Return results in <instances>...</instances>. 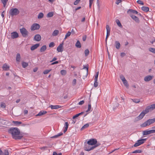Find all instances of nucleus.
<instances>
[{"instance_id": "obj_10", "label": "nucleus", "mask_w": 155, "mask_h": 155, "mask_svg": "<svg viewBox=\"0 0 155 155\" xmlns=\"http://www.w3.org/2000/svg\"><path fill=\"white\" fill-rule=\"evenodd\" d=\"M106 27L107 30V35L105 39V42L106 44H107V38L110 35V28L108 25H107Z\"/></svg>"}, {"instance_id": "obj_30", "label": "nucleus", "mask_w": 155, "mask_h": 155, "mask_svg": "<svg viewBox=\"0 0 155 155\" xmlns=\"http://www.w3.org/2000/svg\"><path fill=\"white\" fill-rule=\"evenodd\" d=\"M21 58V56L20 54L19 53H18L16 55V60L17 61L19 62L20 61Z\"/></svg>"}, {"instance_id": "obj_33", "label": "nucleus", "mask_w": 155, "mask_h": 155, "mask_svg": "<svg viewBox=\"0 0 155 155\" xmlns=\"http://www.w3.org/2000/svg\"><path fill=\"white\" fill-rule=\"evenodd\" d=\"M91 101H90L88 103V109H87V110L86 111V112H88L89 111H90L91 110Z\"/></svg>"}, {"instance_id": "obj_12", "label": "nucleus", "mask_w": 155, "mask_h": 155, "mask_svg": "<svg viewBox=\"0 0 155 155\" xmlns=\"http://www.w3.org/2000/svg\"><path fill=\"white\" fill-rule=\"evenodd\" d=\"M99 74V72L96 73V75L94 78V86L95 87H97L98 85V83L97 82L98 77Z\"/></svg>"}, {"instance_id": "obj_39", "label": "nucleus", "mask_w": 155, "mask_h": 155, "mask_svg": "<svg viewBox=\"0 0 155 155\" xmlns=\"http://www.w3.org/2000/svg\"><path fill=\"white\" fill-rule=\"evenodd\" d=\"M44 16V14L42 12H40L39 13L38 17V19H41Z\"/></svg>"}, {"instance_id": "obj_41", "label": "nucleus", "mask_w": 155, "mask_h": 155, "mask_svg": "<svg viewBox=\"0 0 155 155\" xmlns=\"http://www.w3.org/2000/svg\"><path fill=\"white\" fill-rule=\"evenodd\" d=\"M86 69L87 71V75H88V65H86L85 66H83V69Z\"/></svg>"}, {"instance_id": "obj_59", "label": "nucleus", "mask_w": 155, "mask_h": 155, "mask_svg": "<svg viewBox=\"0 0 155 155\" xmlns=\"http://www.w3.org/2000/svg\"><path fill=\"white\" fill-rule=\"evenodd\" d=\"M76 80L75 79H74L72 82V84L74 85H76Z\"/></svg>"}, {"instance_id": "obj_45", "label": "nucleus", "mask_w": 155, "mask_h": 155, "mask_svg": "<svg viewBox=\"0 0 155 155\" xmlns=\"http://www.w3.org/2000/svg\"><path fill=\"white\" fill-rule=\"evenodd\" d=\"M149 50L150 51L152 52V53L155 54V48H149Z\"/></svg>"}, {"instance_id": "obj_63", "label": "nucleus", "mask_w": 155, "mask_h": 155, "mask_svg": "<svg viewBox=\"0 0 155 155\" xmlns=\"http://www.w3.org/2000/svg\"><path fill=\"white\" fill-rule=\"evenodd\" d=\"M126 55V54L124 52H122L120 53V56L123 57Z\"/></svg>"}, {"instance_id": "obj_62", "label": "nucleus", "mask_w": 155, "mask_h": 155, "mask_svg": "<svg viewBox=\"0 0 155 155\" xmlns=\"http://www.w3.org/2000/svg\"><path fill=\"white\" fill-rule=\"evenodd\" d=\"M87 38V36L86 35H84L83 36L82 40L83 41H86Z\"/></svg>"}, {"instance_id": "obj_55", "label": "nucleus", "mask_w": 155, "mask_h": 155, "mask_svg": "<svg viewBox=\"0 0 155 155\" xmlns=\"http://www.w3.org/2000/svg\"><path fill=\"white\" fill-rule=\"evenodd\" d=\"M48 148V146H45L40 148V149L42 150H46Z\"/></svg>"}, {"instance_id": "obj_7", "label": "nucleus", "mask_w": 155, "mask_h": 155, "mask_svg": "<svg viewBox=\"0 0 155 155\" xmlns=\"http://www.w3.org/2000/svg\"><path fill=\"white\" fill-rule=\"evenodd\" d=\"M20 31L23 37H26L28 35V32L25 28L20 29Z\"/></svg>"}, {"instance_id": "obj_23", "label": "nucleus", "mask_w": 155, "mask_h": 155, "mask_svg": "<svg viewBox=\"0 0 155 155\" xmlns=\"http://www.w3.org/2000/svg\"><path fill=\"white\" fill-rule=\"evenodd\" d=\"M120 44L118 41H115V46L116 48L119 49L120 47Z\"/></svg>"}, {"instance_id": "obj_48", "label": "nucleus", "mask_w": 155, "mask_h": 155, "mask_svg": "<svg viewBox=\"0 0 155 155\" xmlns=\"http://www.w3.org/2000/svg\"><path fill=\"white\" fill-rule=\"evenodd\" d=\"M4 155H9V153L7 150H5L4 151Z\"/></svg>"}, {"instance_id": "obj_13", "label": "nucleus", "mask_w": 155, "mask_h": 155, "mask_svg": "<svg viewBox=\"0 0 155 155\" xmlns=\"http://www.w3.org/2000/svg\"><path fill=\"white\" fill-rule=\"evenodd\" d=\"M127 13L129 14L130 16L131 15H134L133 14H138V12L135 10L132 9H130L127 11Z\"/></svg>"}, {"instance_id": "obj_32", "label": "nucleus", "mask_w": 155, "mask_h": 155, "mask_svg": "<svg viewBox=\"0 0 155 155\" xmlns=\"http://www.w3.org/2000/svg\"><path fill=\"white\" fill-rule=\"evenodd\" d=\"M116 22L117 23V25H118V26H119V27H120V28L122 27V26L120 21H119V20L118 19L116 20Z\"/></svg>"}, {"instance_id": "obj_61", "label": "nucleus", "mask_w": 155, "mask_h": 155, "mask_svg": "<svg viewBox=\"0 0 155 155\" xmlns=\"http://www.w3.org/2000/svg\"><path fill=\"white\" fill-rule=\"evenodd\" d=\"M68 126H69V124H68V122H65V125H64L65 127L68 128Z\"/></svg>"}, {"instance_id": "obj_1", "label": "nucleus", "mask_w": 155, "mask_h": 155, "mask_svg": "<svg viewBox=\"0 0 155 155\" xmlns=\"http://www.w3.org/2000/svg\"><path fill=\"white\" fill-rule=\"evenodd\" d=\"M8 132L12 134L13 138L15 140H20L23 137V136L20 135V131L17 127H11L9 129Z\"/></svg>"}, {"instance_id": "obj_35", "label": "nucleus", "mask_w": 155, "mask_h": 155, "mask_svg": "<svg viewBox=\"0 0 155 155\" xmlns=\"http://www.w3.org/2000/svg\"><path fill=\"white\" fill-rule=\"evenodd\" d=\"M63 133L62 132H61V133H59L58 134L51 137V138H56L58 137H59V136H61L62 135H63Z\"/></svg>"}, {"instance_id": "obj_5", "label": "nucleus", "mask_w": 155, "mask_h": 155, "mask_svg": "<svg viewBox=\"0 0 155 155\" xmlns=\"http://www.w3.org/2000/svg\"><path fill=\"white\" fill-rule=\"evenodd\" d=\"M155 109V104H151L147 107L144 110V112L146 113H148L150 111H151Z\"/></svg>"}, {"instance_id": "obj_4", "label": "nucleus", "mask_w": 155, "mask_h": 155, "mask_svg": "<svg viewBox=\"0 0 155 155\" xmlns=\"http://www.w3.org/2000/svg\"><path fill=\"white\" fill-rule=\"evenodd\" d=\"M19 11L16 8H12L11 9L9 13L12 16L14 15H16L19 13Z\"/></svg>"}, {"instance_id": "obj_58", "label": "nucleus", "mask_w": 155, "mask_h": 155, "mask_svg": "<svg viewBox=\"0 0 155 155\" xmlns=\"http://www.w3.org/2000/svg\"><path fill=\"white\" fill-rule=\"evenodd\" d=\"M97 6H98V9L99 10H100V5H99V0H97Z\"/></svg>"}, {"instance_id": "obj_36", "label": "nucleus", "mask_w": 155, "mask_h": 155, "mask_svg": "<svg viewBox=\"0 0 155 155\" xmlns=\"http://www.w3.org/2000/svg\"><path fill=\"white\" fill-rule=\"evenodd\" d=\"M22 66L23 68H25L28 65V64L27 63L23 62L22 63Z\"/></svg>"}, {"instance_id": "obj_64", "label": "nucleus", "mask_w": 155, "mask_h": 155, "mask_svg": "<svg viewBox=\"0 0 155 155\" xmlns=\"http://www.w3.org/2000/svg\"><path fill=\"white\" fill-rule=\"evenodd\" d=\"M84 101H81L79 102L78 104L81 105H82L84 104Z\"/></svg>"}, {"instance_id": "obj_14", "label": "nucleus", "mask_w": 155, "mask_h": 155, "mask_svg": "<svg viewBox=\"0 0 155 155\" xmlns=\"http://www.w3.org/2000/svg\"><path fill=\"white\" fill-rule=\"evenodd\" d=\"M11 38L12 39L16 38L19 36L18 33L16 31L11 33Z\"/></svg>"}, {"instance_id": "obj_51", "label": "nucleus", "mask_w": 155, "mask_h": 155, "mask_svg": "<svg viewBox=\"0 0 155 155\" xmlns=\"http://www.w3.org/2000/svg\"><path fill=\"white\" fill-rule=\"evenodd\" d=\"M137 3L138 4H141L142 5H144V3H143V2L140 0H138L137 1Z\"/></svg>"}, {"instance_id": "obj_37", "label": "nucleus", "mask_w": 155, "mask_h": 155, "mask_svg": "<svg viewBox=\"0 0 155 155\" xmlns=\"http://www.w3.org/2000/svg\"><path fill=\"white\" fill-rule=\"evenodd\" d=\"M89 124H86L84 125L81 129V130H82L85 128H86L89 127Z\"/></svg>"}, {"instance_id": "obj_40", "label": "nucleus", "mask_w": 155, "mask_h": 155, "mask_svg": "<svg viewBox=\"0 0 155 155\" xmlns=\"http://www.w3.org/2000/svg\"><path fill=\"white\" fill-rule=\"evenodd\" d=\"M2 3L3 5V6L5 7L6 5L7 2L8 0H1Z\"/></svg>"}, {"instance_id": "obj_31", "label": "nucleus", "mask_w": 155, "mask_h": 155, "mask_svg": "<svg viewBox=\"0 0 155 155\" xmlns=\"http://www.w3.org/2000/svg\"><path fill=\"white\" fill-rule=\"evenodd\" d=\"M54 14V12H49L47 15V17L48 18H51L52 17Z\"/></svg>"}, {"instance_id": "obj_29", "label": "nucleus", "mask_w": 155, "mask_h": 155, "mask_svg": "<svg viewBox=\"0 0 155 155\" xmlns=\"http://www.w3.org/2000/svg\"><path fill=\"white\" fill-rule=\"evenodd\" d=\"M58 33L59 31L57 30H55L52 33V35L53 36H55L58 35Z\"/></svg>"}, {"instance_id": "obj_19", "label": "nucleus", "mask_w": 155, "mask_h": 155, "mask_svg": "<svg viewBox=\"0 0 155 155\" xmlns=\"http://www.w3.org/2000/svg\"><path fill=\"white\" fill-rule=\"evenodd\" d=\"M40 46V44H36L33 46H32L30 48V49L31 51H33L35 50V49L37 48L39 46Z\"/></svg>"}, {"instance_id": "obj_56", "label": "nucleus", "mask_w": 155, "mask_h": 155, "mask_svg": "<svg viewBox=\"0 0 155 155\" xmlns=\"http://www.w3.org/2000/svg\"><path fill=\"white\" fill-rule=\"evenodd\" d=\"M80 0H76L74 2V4L75 5H76L78 4L79 3Z\"/></svg>"}, {"instance_id": "obj_42", "label": "nucleus", "mask_w": 155, "mask_h": 155, "mask_svg": "<svg viewBox=\"0 0 155 155\" xmlns=\"http://www.w3.org/2000/svg\"><path fill=\"white\" fill-rule=\"evenodd\" d=\"M142 151L140 150H137L132 152V153H141Z\"/></svg>"}, {"instance_id": "obj_25", "label": "nucleus", "mask_w": 155, "mask_h": 155, "mask_svg": "<svg viewBox=\"0 0 155 155\" xmlns=\"http://www.w3.org/2000/svg\"><path fill=\"white\" fill-rule=\"evenodd\" d=\"M75 46L78 48H80L81 47V45L80 41L78 40L75 45Z\"/></svg>"}, {"instance_id": "obj_18", "label": "nucleus", "mask_w": 155, "mask_h": 155, "mask_svg": "<svg viewBox=\"0 0 155 155\" xmlns=\"http://www.w3.org/2000/svg\"><path fill=\"white\" fill-rule=\"evenodd\" d=\"M131 18L134 20L136 22L139 23L140 22V20L139 18L134 15H131L130 16Z\"/></svg>"}, {"instance_id": "obj_46", "label": "nucleus", "mask_w": 155, "mask_h": 155, "mask_svg": "<svg viewBox=\"0 0 155 155\" xmlns=\"http://www.w3.org/2000/svg\"><path fill=\"white\" fill-rule=\"evenodd\" d=\"M84 53L85 54V56H87L89 53V51L88 49H86L84 51Z\"/></svg>"}, {"instance_id": "obj_17", "label": "nucleus", "mask_w": 155, "mask_h": 155, "mask_svg": "<svg viewBox=\"0 0 155 155\" xmlns=\"http://www.w3.org/2000/svg\"><path fill=\"white\" fill-rule=\"evenodd\" d=\"M34 40L37 41H39L41 39V37L39 34L36 35L34 37Z\"/></svg>"}, {"instance_id": "obj_57", "label": "nucleus", "mask_w": 155, "mask_h": 155, "mask_svg": "<svg viewBox=\"0 0 155 155\" xmlns=\"http://www.w3.org/2000/svg\"><path fill=\"white\" fill-rule=\"evenodd\" d=\"M62 154L61 153H57L55 152H54L53 153V155H61Z\"/></svg>"}, {"instance_id": "obj_24", "label": "nucleus", "mask_w": 155, "mask_h": 155, "mask_svg": "<svg viewBox=\"0 0 155 155\" xmlns=\"http://www.w3.org/2000/svg\"><path fill=\"white\" fill-rule=\"evenodd\" d=\"M47 48V47L46 45L43 46L40 48V52H42L45 51Z\"/></svg>"}, {"instance_id": "obj_3", "label": "nucleus", "mask_w": 155, "mask_h": 155, "mask_svg": "<svg viewBox=\"0 0 155 155\" xmlns=\"http://www.w3.org/2000/svg\"><path fill=\"white\" fill-rule=\"evenodd\" d=\"M155 122V118L149 119L145 122L142 124L140 126L142 127H144L146 126H149L151 124H153Z\"/></svg>"}, {"instance_id": "obj_53", "label": "nucleus", "mask_w": 155, "mask_h": 155, "mask_svg": "<svg viewBox=\"0 0 155 155\" xmlns=\"http://www.w3.org/2000/svg\"><path fill=\"white\" fill-rule=\"evenodd\" d=\"M93 1L94 0H89V7L90 8H91Z\"/></svg>"}, {"instance_id": "obj_22", "label": "nucleus", "mask_w": 155, "mask_h": 155, "mask_svg": "<svg viewBox=\"0 0 155 155\" xmlns=\"http://www.w3.org/2000/svg\"><path fill=\"white\" fill-rule=\"evenodd\" d=\"M9 67L6 64H4L2 67V68L5 71H7L9 69Z\"/></svg>"}, {"instance_id": "obj_54", "label": "nucleus", "mask_w": 155, "mask_h": 155, "mask_svg": "<svg viewBox=\"0 0 155 155\" xmlns=\"http://www.w3.org/2000/svg\"><path fill=\"white\" fill-rule=\"evenodd\" d=\"M120 77L122 81L125 79L124 77L122 74H121L120 75Z\"/></svg>"}, {"instance_id": "obj_27", "label": "nucleus", "mask_w": 155, "mask_h": 155, "mask_svg": "<svg viewBox=\"0 0 155 155\" xmlns=\"http://www.w3.org/2000/svg\"><path fill=\"white\" fill-rule=\"evenodd\" d=\"M84 113V112H81L80 113H78V114H77L74 116L72 118L74 119H75V118H76L77 117H78V116H79L82 115Z\"/></svg>"}, {"instance_id": "obj_47", "label": "nucleus", "mask_w": 155, "mask_h": 155, "mask_svg": "<svg viewBox=\"0 0 155 155\" xmlns=\"http://www.w3.org/2000/svg\"><path fill=\"white\" fill-rule=\"evenodd\" d=\"M1 107L3 108H4L6 107V104L4 102H2L1 104Z\"/></svg>"}, {"instance_id": "obj_11", "label": "nucleus", "mask_w": 155, "mask_h": 155, "mask_svg": "<svg viewBox=\"0 0 155 155\" xmlns=\"http://www.w3.org/2000/svg\"><path fill=\"white\" fill-rule=\"evenodd\" d=\"M155 133V130H145L143 131V135H147L152 133Z\"/></svg>"}, {"instance_id": "obj_44", "label": "nucleus", "mask_w": 155, "mask_h": 155, "mask_svg": "<svg viewBox=\"0 0 155 155\" xmlns=\"http://www.w3.org/2000/svg\"><path fill=\"white\" fill-rule=\"evenodd\" d=\"M71 32L68 31L65 35V38H64V40H65L68 37H69L71 35Z\"/></svg>"}, {"instance_id": "obj_2", "label": "nucleus", "mask_w": 155, "mask_h": 155, "mask_svg": "<svg viewBox=\"0 0 155 155\" xmlns=\"http://www.w3.org/2000/svg\"><path fill=\"white\" fill-rule=\"evenodd\" d=\"M88 145L94 146L91 147L89 149H87V147H86L85 148V151H89L91 150H93L96 147L99 146L101 145V143L97 142L96 139H92L89 140L87 143Z\"/></svg>"}, {"instance_id": "obj_60", "label": "nucleus", "mask_w": 155, "mask_h": 155, "mask_svg": "<svg viewBox=\"0 0 155 155\" xmlns=\"http://www.w3.org/2000/svg\"><path fill=\"white\" fill-rule=\"evenodd\" d=\"M124 84L126 87L127 88H128L129 87V85L128 84L127 81V82H126L125 83H124Z\"/></svg>"}, {"instance_id": "obj_52", "label": "nucleus", "mask_w": 155, "mask_h": 155, "mask_svg": "<svg viewBox=\"0 0 155 155\" xmlns=\"http://www.w3.org/2000/svg\"><path fill=\"white\" fill-rule=\"evenodd\" d=\"M90 145H88V144H87V143L85 144L84 147V150H85V148L86 147H87V149H88H88H89L91 147L89 146Z\"/></svg>"}, {"instance_id": "obj_34", "label": "nucleus", "mask_w": 155, "mask_h": 155, "mask_svg": "<svg viewBox=\"0 0 155 155\" xmlns=\"http://www.w3.org/2000/svg\"><path fill=\"white\" fill-rule=\"evenodd\" d=\"M63 133L62 132H61V133H59L58 134L51 137V138H56L58 137H59V136H61L62 135H63Z\"/></svg>"}, {"instance_id": "obj_21", "label": "nucleus", "mask_w": 155, "mask_h": 155, "mask_svg": "<svg viewBox=\"0 0 155 155\" xmlns=\"http://www.w3.org/2000/svg\"><path fill=\"white\" fill-rule=\"evenodd\" d=\"M47 112L44 110H41L40 111L37 115H36V116H41L47 113Z\"/></svg>"}, {"instance_id": "obj_15", "label": "nucleus", "mask_w": 155, "mask_h": 155, "mask_svg": "<svg viewBox=\"0 0 155 155\" xmlns=\"http://www.w3.org/2000/svg\"><path fill=\"white\" fill-rule=\"evenodd\" d=\"M153 76L147 75L144 77V80L146 82L149 81L153 79Z\"/></svg>"}, {"instance_id": "obj_6", "label": "nucleus", "mask_w": 155, "mask_h": 155, "mask_svg": "<svg viewBox=\"0 0 155 155\" xmlns=\"http://www.w3.org/2000/svg\"><path fill=\"white\" fill-rule=\"evenodd\" d=\"M146 139H141L137 141V142L135 143V144L132 147H136L138 146L141 144L143 143L146 140Z\"/></svg>"}, {"instance_id": "obj_8", "label": "nucleus", "mask_w": 155, "mask_h": 155, "mask_svg": "<svg viewBox=\"0 0 155 155\" xmlns=\"http://www.w3.org/2000/svg\"><path fill=\"white\" fill-rule=\"evenodd\" d=\"M147 114L144 110L140 114L139 116L135 119V121H137L141 119L144 117L145 114Z\"/></svg>"}, {"instance_id": "obj_16", "label": "nucleus", "mask_w": 155, "mask_h": 155, "mask_svg": "<svg viewBox=\"0 0 155 155\" xmlns=\"http://www.w3.org/2000/svg\"><path fill=\"white\" fill-rule=\"evenodd\" d=\"M63 42L60 44V45L57 48V51L58 52H61L63 51Z\"/></svg>"}, {"instance_id": "obj_38", "label": "nucleus", "mask_w": 155, "mask_h": 155, "mask_svg": "<svg viewBox=\"0 0 155 155\" xmlns=\"http://www.w3.org/2000/svg\"><path fill=\"white\" fill-rule=\"evenodd\" d=\"M131 100L133 102L136 103H139L140 101V99H131Z\"/></svg>"}, {"instance_id": "obj_50", "label": "nucleus", "mask_w": 155, "mask_h": 155, "mask_svg": "<svg viewBox=\"0 0 155 155\" xmlns=\"http://www.w3.org/2000/svg\"><path fill=\"white\" fill-rule=\"evenodd\" d=\"M54 46V43L52 42L50 43L49 45V47H53Z\"/></svg>"}, {"instance_id": "obj_49", "label": "nucleus", "mask_w": 155, "mask_h": 155, "mask_svg": "<svg viewBox=\"0 0 155 155\" xmlns=\"http://www.w3.org/2000/svg\"><path fill=\"white\" fill-rule=\"evenodd\" d=\"M51 71V70L50 69V70H45L44 72H43V73L44 74H48L50 71Z\"/></svg>"}, {"instance_id": "obj_43", "label": "nucleus", "mask_w": 155, "mask_h": 155, "mask_svg": "<svg viewBox=\"0 0 155 155\" xmlns=\"http://www.w3.org/2000/svg\"><path fill=\"white\" fill-rule=\"evenodd\" d=\"M61 74L63 75H64L66 74V71L64 70H61L60 72Z\"/></svg>"}, {"instance_id": "obj_28", "label": "nucleus", "mask_w": 155, "mask_h": 155, "mask_svg": "<svg viewBox=\"0 0 155 155\" xmlns=\"http://www.w3.org/2000/svg\"><path fill=\"white\" fill-rule=\"evenodd\" d=\"M142 10L145 12H147L149 11V8L148 7L143 6L141 7Z\"/></svg>"}, {"instance_id": "obj_20", "label": "nucleus", "mask_w": 155, "mask_h": 155, "mask_svg": "<svg viewBox=\"0 0 155 155\" xmlns=\"http://www.w3.org/2000/svg\"><path fill=\"white\" fill-rule=\"evenodd\" d=\"M49 107H51V109H56L61 107L59 105H52L50 106Z\"/></svg>"}, {"instance_id": "obj_26", "label": "nucleus", "mask_w": 155, "mask_h": 155, "mask_svg": "<svg viewBox=\"0 0 155 155\" xmlns=\"http://www.w3.org/2000/svg\"><path fill=\"white\" fill-rule=\"evenodd\" d=\"M12 123L14 124L16 126H18L19 125L22 124V123L21 121H13Z\"/></svg>"}, {"instance_id": "obj_9", "label": "nucleus", "mask_w": 155, "mask_h": 155, "mask_svg": "<svg viewBox=\"0 0 155 155\" xmlns=\"http://www.w3.org/2000/svg\"><path fill=\"white\" fill-rule=\"evenodd\" d=\"M40 28V25L37 23L33 24L31 27V31H33L36 30Z\"/></svg>"}]
</instances>
